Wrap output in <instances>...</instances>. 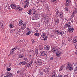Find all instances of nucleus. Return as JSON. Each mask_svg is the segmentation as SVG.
Segmentation results:
<instances>
[{
    "label": "nucleus",
    "mask_w": 77,
    "mask_h": 77,
    "mask_svg": "<svg viewBox=\"0 0 77 77\" xmlns=\"http://www.w3.org/2000/svg\"><path fill=\"white\" fill-rule=\"evenodd\" d=\"M51 51L54 53H56V56L59 57L61 54V52L58 51V49L55 47H53L51 49Z\"/></svg>",
    "instance_id": "f257e3e1"
},
{
    "label": "nucleus",
    "mask_w": 77,
    "mask_h": 77,
    "mask_svg": "<svg viewBox=\"0 0 77 77\" xmlns=\"http://www.w3.org/2000/svg\"><path fill=\"white\" fill-rule=\"evenodd\" d=\"M40 54L41 55V56H46L47 55V52L46 51H42V52H41L40 53Z\"/></svg>",
    "instance_id": "f03ea898"
},
{
    "label": "nucleus",
    "mask_w": 77,
    "mask_h": 77,
    "mask_svg": "<svg viewBox=\"0 0 77 77\" xmlns=\"http://www.w3.org/2000/svg\"><path fill=\"white\" fill-rule=\"evenodd\" d=\"M26 22H24V23L23 24V25H22L21 26V29L22 30H24V29H25V28H26Z\"/></svg>",
    "instance_id": "7ed1b4c3"
},
{
    "label": "nucleus",
    "mask_w": 77,
    "mask_h": 77,
    "mask_svg": "<svg viewBox=\"0 0 77 77\" xmlns=\"http://www.w3.org/2000/svg\"><path fill=\"white\" fill-rule=\"evenodd\" d=\"M57 75L56 74V71L54 70L52 72V75H51L49 77H56Z\"/></svg>",
    "instance_id": "20e7f679"
},
{
    "label": "nucleus",
    "mask_w": 77,
    "mask_h": 77,
    "mask_svg": "<svg viewBox=\"0 0 77 77\" xmlns=\"http://www.w3.org/2000/svg\"><path fill=\"white\" fill-rule=\"evenodd\" d=\"M72 66V65L71 64V63L68 62L67 63L66 69H69L70 67Z\"/></svg>",
    "instance_id": "39448f33"
},
{
    "label": "nucleus",
    "mask_w": 77,
    "mask_h": 77,
    "mask_svg": "<svg viewBox=\"0 0 77 77\" xmlns=\"http://www.w3.org/2000/svg\"><path fill=\"white\" fill-rule=\"evenodd\" d=\"M77 8H75L74 10V12H73V14H72L71 16L72 18H73L74 17V15L75 14L77 13Z\"/></svg>",
    "instance_id": "423d86ee"
},
{
    "label": "nucleus",
    "mask_w": 77,
    "mask_h": 77,
    "mask_svg": "<svg viewBox=\"0 0 77 77\" xmlns=\"http://www.w3.org/2000/svg\"><path fill=\"white\" fill-rule=\"evenodd\" d=\"M32 63H33V61L32 60L29 63L28 65H26L25 66V67L27 68L29 67V66H31L32 65Z\"/></svg>",
    "instance_id": "0eeeda50"
},
{
    "label": "nucleus",
    "mask_w": 77,
    "mask_h": 77,
    "mask_svg": "<svg viewBox=\"0 0 77 77\" xmlns=\"http://www.w3.org/2000/svg\"><path fill=\"white\" fill-rule=\"evenodd\" d=\"M70 25H71V23H68L65 24L64 26V28L65 29H66V28H68V27H70Z\"/></svg>",
    "instance_id": "6e6552de"
},
{
    "label": "nucleus",
    "mask_w": 77,
    "mask_h": 77,
    "mask_svg": "<svg viewBox=\"0 0 77 77\" xmlns=\"http://www.w3.org/2000/svg\"><path fill=\"white\" fill-rule=\"evenodd\" d=\"M68 30L69 33H72L74 31V29L70 27H68Z\"/></svg>",
    "instance_id": "1a4fd4ad"
},
{
    "label": "nucleus",
    "mask_w": 77,
    "mask_h": 77,
    "mask_svg": "<svg viewBox=\"0 0 77 77\" xmlns=\"http://www.w3.org/2000/svg\"><path fill=\"white\" fill-rule=\"evenodd\" d=\"M17 49V47H15L12 49H11V51L10 53V54H14V51H15V50H16V49Z\"/></svg>",
    "instance_id": "9d476101"
},
{
    "label": "nucleus",
    "mask_w": 77,
    "mask_h": 77,
    "mask_svg": "<svg viewBox=\"0 0 77 77\" xmlns=\"http://www.w3.org/2000/svg\"><path fill=\"white\" fill-rule=\"evenodd\" d=\"M60 18L61 19H62L63 18V13L62 12H60Z\"/></svg>",
    "instance_id": "9b49d317"
},
{
    "label": "nucleus",
    "mask_w": 77,
    "mask_h": 77,
    "mask_svg": "<svg viewBox=\"0 0 77 77\" xmlns=\"http://www.w3.org/2000/svg\"><path fill=\"white\" fill-rule=\"evenodd\" d=\"M11 7L12 9H15L16 8V6L14 4H12L11 5Z\"/></svg>",
    "instance_id": "f8f14e48"
},
{
    "label": "nucleus",
    "mask_w": 77,
    "mask_h": 77,
    "mask_svg": "<svg viewBox=\"0 0 77 77\" xmlns=\"http://www.w3.org/2000/svg\"><path fill=\"white\" fill-rule=\"evenodd\" d=\"M45 50H49L50 49V46L49 45L45 46Z\"/></svg>",
    "instance_id": "ddd939ff"
},
{
    "label": "nucleus",
    "mask_w": 77,
    "mask_h": 77,
    "mask_svg": "<svg viewBox=\"0 0 77 77\" xmlns=\"http://www.w3.org/2000/svg\"><path fill=\"white\" fill-rule=\"evenodd\" d=\"M35 52L36 56H37V55L38 54V48H36L35 49Z\"/></svg>",
    "instance_id": "4468645a"
},
{
    "label": "nucleus",
    "mask_w": 77,
    "mask_h": 77,
    "mask_svg": "<svg viewBox=\"0 0 77 77\" xmlns=\"http://www.w3.org/2000/svg\"><path fill=\"white\" fill-rule=\"evenodd\" d=\"M48 37H47V36H45V37H43V38H42V40H43V39H44V40H45V41H46V40L47 39V38Z\"/></svg>",
    "instance_id": "2eb2a0df"
},
{
    "label": "nucleus",
    "mask_w": 77,
    "mask_h": 77,
    "mask_svg": "<svg viewBox=\"0 0 77 77\" xmlns=\"http://www.w3.org/2000/svg\"><path fill=\"white\" fill-rule=\"evenodd\" d=\"M64 34V31H61V32H59V35H62Z\"/></svg>",
    "instance_id": "dca6fc26"
},
{
    "label": "nucleus",
    "mask_w": 77,
    "mask_h": 77,
    "mask_svg": "<svg viewBox=\"0 0 77 77\" xmlns=\"http://www.w3.org/2000/svg\"><path fill=\"white\" fill-rule=\"evenodd\" d=\"M44 21L45 23H48V19H47V18L46 17L45 18V19Z\"/></svg>",
    "instance_id": "f3484780"
},
{
    "label": "nucleus",
    "mask_w": 77,
    "mask_h": 77,
    "mask_svg": "<svg viewBox=\"0 0 77 77\" xmlns=\"http://www.w3.org/2000/svg\"><path fill=\"white\" fill-rule=\"evenodd\" d=\"M19 23L20 24L19 26H23V20H20L19 21Z\"/></svg>",
    "instance_id": "a211bd4d"
},
{
    "label": "nucleus",
    "mask_w": 77,
    "mask_h": 77,
    "mask_svg": "<svg viewBox=\"0 0 77 77\" xmlns=\"http://www.w3.org/2000/svg\"><path fill=\"white\" fill-rule=\"evenodd\" d=\"M37 62L38 65H42V62H41V60H39Z\"/></svg>",
    "instance_id": "6ab92c4d"
},
{
    "label": "nucleus",
    "mask_w": 77,
    "mask_h": 77,
    "mask_svg": "<svg viewBox=\"0 0 77 77\" xmlns=\"http://www.w3.org/2000/svg\"><path fill=\"white\" fill-rule=\"evenodd\" d=\"M17 8L18 11H20L21 9V8L19 6H17Z\"/></svg>",
    "instance_id": "aec40b11"
},
{
    "label": "nucleus",
    "mask_w": 77,
    "mask_h": 77,
    "mask_svg": "<svg viewBox=\"0 0 77 77\" xmlns=\"http://www.w3.org/2000/svg\"><path fill=\"white\" fill-rule=\"evenodd\" d=\"M28 14H29V15H31L32 14V10H30L29 11H28L27 12Z\"/></svg>",
    "instance_id": "412c9836"
},
{
    "label": "nucleus",
    "mask_w": 77,
    "mask_h": 77,
    "mask_svg": "<svg viewBox=\"0 0 77 77\" xmlns=\"http://www.w3.org/2000/svg\"><path fill=\"white\" fill-rule=\"evenodd\" d=\"M63 69V66H62L60 67L59 70V71H62Z\"/></svg>",
    "instance_id": "4be33fe9"
},
{
    "label": "nucleus",
    "mask_w": 77,
    "mask_h": 77,
    "mask_svg": "<svg viewBox=\"0 0 77 77\" xmlns=\"http://www.w3.org/2000/svg\"><path fill=\"white\" fill-rule=\"evenodd\" d=\"M46 36V33H43L42 35V38Z\"/></svg>",
    "instance_id": "5701e85b"
},
{
    "label": "nucleus",
    "mask_w": 77,
    "mask_h": 77,
    "mask_svg": "<svg viewBox=\"0 0 77 77\" xmlns=\"http://www.w3.org/2000/svg\"><path fill=\"white\" fill-rule=\"evenodd\" d=\"M64 77H71V74H68L67 75L65 76Z\"/></svg>",
    "instance_id": "b1692460"
},
{
    "label": "nucleus",
    "mask_w": 77,
    "mask_h": 77,
    "mask_svg": "<svg viewBox=\"0 0 77 77\" xmlns=\"http://www.w3.org/2000/svg\"><path fill=\"white\" fill-rule=\"evenodd\" d=\"M9 27L11 28H12V27H14V24H10Z\"/></svg>",
    "instance_id": "393cba45"
},
{
    "label": "nucleus",
    "mask_w": 77,
    "mask_h": 77,
    "mask_svg": "<svg viewBox=\"0 0 77 77\" xmlns=\"http://www.w3.org/2000/svg\"><path fill=\"white\" fill-rule=\"evenodd\" d=\"M19 56V57H20V58H22V57H23L24 55L23 54H22V55L20 54Z\"/></svg>",
    "instance_id": "a878e982"
},
{
    "label": "nucleus",
    "mask_w": 77,
    "mask_h": 77,
    "mask_svg": "<svg viewBox=\"0 0 77 77\" xmlns=\"http://www.w3.org/2000/svg\"><path fill=\"white\" fill-rule=\"evenodd\" d=\"M56 33H57V35H59V30H56L55 31Z\"/></svg>",
    "instance_id": "bb28decb"
},
{
    "label": "nucleus",
    "mask_w": 77,
    "mask_h": 77,
    "mask_svg": "<svg viewBox=\"0 0 77 77\" xmlns=\"http://www.w3.org/2000/svg\"><path fill=\"white\" fill-rule=\"evenodd\" d=\"M7 75L9 77H11L12 76V74L11 73H8Z\"/></svg>",
    "instance_id": "cd10ccee"
},
{
    "label": "nucleus",
    "mask_w": 77,
    "mask_h": 77,
    "mask_svg": "<svg viewBox=\"0 0 77 77\" xmlns=\"http://www.w3.org/2000/svg\"><path fill=\"white\" fill-rule=\"evenodd\" d=\"M55 23L57 24H58V23H59V19H57L55 20Z\"/></svg>",
    "instance_id": "c85d7f7f"
},
{
    "label": "nucleus",
    "mask_w": 77,
    "mask_h": 77,
    "mask_svg": "<svg viewBox=\"0 0 77 77\" xmlns=\"http://www.w3.org/2000/svg\"><path fill=\"white\" fill-rule=\"evenodd\" d=\"M76 40V39H73V42L74 43H76V42H77Z\"/></svg>",
    "instance_id": "c756f323"
},
{
    "label": "nucleus",
    "mask_w": 77,
    "mask_h": 77,
    "mask_svg": "<svg viewBox=\"0 0 77 77\" xmlns=\"http://www.w3.org/2000/svg\"><path fill=\"white\" fill-rule=\"evenodd\" d=\"M28 4H26L23 5L24 8H27L28 7Z\"/></svg>",
    "instance_id": "7c9ffc66"
},
{
    "label": "nucleus",
    "mask_w": 77,
    "mask_h": 77,
    "mask_svg": "<svg viewBox=\"0 0 77 77\" xmlns=\"http://www.w3.org/2000/svg\"><path fill=\"white\" fill-rule=\"evenodd\" d=\"M25 3H26L27 5H29V2H28V0H26L25 1Z\"/></svg>",
    "instance_id": "2f4dec72"
},
{
    "label": "nucleus",
    "mask_w": 77,
    "mask_h": 77,
    "mask_svg": "<svg viewBox=\"0 0 77 77\" xmlns=\"http://www.w3.org/2000/svg\"><path fill=\"white\" fill-rule=\"evenodd\" d=\"M68 8H65V11L66 12H68Z\"/></svg>",
    "instance_id": "473e14b6"
},
{
    "label": "nucleus",
    "mask_w": 77,
    "mask_h": 77,
    "mask_svg": "<svg viewBox=\"0 0 77 77\" xmlns=\"http://www.w3.org/2000/svg\"><path fill=\"white\" fill-rule=\"evenodd\" d=\"M31 32L30 31H29L28 32H27L26 34V35L27 36L30 35V34Z\"/></svg>",
    "instance_id": "72a5a7b5"
},
{
    "label": "nucleus",
    "mask_w": 77,
    "mask_h": 77,
    "mask_svg": "<svg viewBox=\"0 0 77 77\" xmlns=\"http://www.w3.org/2000/svg\"><path fill=\"white\" fill-rule=\"evenodd\" d=\"M34 35L35 36H38L39 35V33H35L34 34Z\"/></svg>",
    "instance_id": "f704fd0d"
},
{
    "label": "nucleus",
    "mask_w": 77,
    "mask_h": 77,
    "mask_svg": "<svg viewBox=\"0 0 77 77\" xmlns=\"http://www.w3.org/2000/svg\"><path fill=\"white\" fill-rule=\"evenodd\" d=\"M14 30H13V29H11L10 31V33H12V32H14Z\"/></svg>",
    "instance_id": "c9c22d12"
},
{
    "label": "nucleus",
    "mask_w": 77,
    "mask_h": 77,
    "mask_svg": "<svg viewBox=\"0 0 77 77\" xmlns=\"http://www.w3.org/2000/svg\"><path fill=\"white\" fill-rule=\"evenodd\" d=\"M59 14V12L57 11V14L56 15V17H59V14Z\"/></svg>",
    "instance_id": "e433bc0d"
},
{
    "label": "nucleus",
    "mask_w": 77,
    "mask_h": 77,
    "mask_svg": "<svg viewBox=\"0 0 77 77\" xmlns=\"http://www.w3.org/2000/svg\"><path fill=\"white\" fill-rule=\"evenodd\" d=\"M22 65H26L27 64V63L25 62V61H23L22 62Z\"/></svg>",
    "instance_id": "4c0bfd02"
},
{
    "label": "nucleus",
    "mask_w": 77,
    "mask_h": 77,
    "mask_svg": "<svg viewBox=\"0 0 77 77\" xmlns=\"http://www.w3.org/2000/svg\"><path fill=\"white\" fill-rule=\"evenodd\" d=\"M72 69H73V68H72V66L69 67V70H70V71H72Z\"/></svg>",
    "instance_id": "58836bf2"
},
{
    "label": "nucleus",
    "mask_w": 77,
    "mask_h": 77,
    "mask_svg": "<svg viewBox=\"0 0 77 77\" xmlns=\"http://www.w3.org/2000/svg\"><path fill=\"white\" fill-rule=\"evenodd\" d=\"M49 67L48 68H47V72H49L50 71V70L51 69L50 68H49Z\"/></svg>",
    "instance_id": "ea45409f"
},
{
    "label": "nucleus",
    "mask_w": 77,
    "mask_h": 77,
    "mask_svg": "<svg viewBox=\"0 0 77 77\" xmlns=\"http://www.w3.org/2000/svg\"><path fill=\"white\" fill-rule=\"evenodd\" d=\"M47 68L44 69L43 70V71H44V72H45H45H47Z\"/></svg>",
    "instance_id": "a19ab883"
},
{
    "label": "nucleus",
    "mask_w": 77,
    "mask_h": 77,
    "mask_svg": "<svg viewBox=\"0 0 77 77\" xmlns=\"http://www.w3.org/2000/svg\"><path fill=\"white\" fill-rule=\"evenodd\" d=\"M24 39H21L20 41V42H24Z\"/></svg>",
    "instance_id": "79ce46f5"
},
{
    "label": "nucleus",
    "mask_w": 77,
    "mask_h": 77,
    "mask_svg": "<svg viewBox=\"0 0 77 77\" xmlns=\"http://www.w3.org/2000/svg\"><path fill=\"white\" fill-rule=\"evenodd\" d=\"M29 53L30 54L31 53L32 54V53H33V50H32V49L31 50L29 51Z\"/></svg>",
    "instance_id": "37998d69"
},
{
    "label": "nucleus",
    "mask_w": 77,
    "mask_h": 77,
    "mask_svg": "<svg viewBox=\"0 0 77 77\" xmlns=\"http://www.w3.org/2000/svg\"><path fill=\"white\" fill-rule=\"evenodd\" d=\"M7 71H9L11 70L10 68H7Z\"/></svg>",
    "instance_id": "c03bdc74"
},
{
    "label": "nucleus",
    "mask_w": 77,
    "mask_h": 77,
    "mask_svg": "<svg viewBox=\"0 0 77 77\" xmlns=\"http://www.w3.org/2000/svg\"><path fill=\"white\" fill-rule=\"evenodd\" d=\"M23 51L24 50L23 49H20V53H22Z\"/></svg>",
    "instance_id": "a18cd8bd"
},
{
    "label": "nucleus",
    "mask_w": 77,
    "mask_h": 77,
    "mask_svg": "<svg viewBox=\"0 0 77 77\" xmlns=\"http://www.w3.org/2000/svg\"><path fill=\"white\" fill-rule=\"evenodd\" d=\"M38 14H36L35 15V18H37V17H38Z\"/></svg>",
    "instance_id": "49530a36"
},
{
    "label": "nucleus",
    "mask_w": 77,
    "mask_h": 77,
    "mask_svg": "<svg viewBox=\"0 0 77 77\" xmlns=\"http://www.w3.org/2000/svg\"><path fill=\"white\" fill-rule=\"evenodd\" d=\"M69 3H66V6H69Z\"/></svg>",
    "instance_id": "de8ad7c7"
},
{
    "label": "nucleus",
    "mask_w": 77,
    "mask_h": 77,
    "mask_svg": "<svg viewBox=\"0 0 77 77\" xmlns=\"http://www.w3.org/2000/svg\"><path fill=\"white\" fill-rule=\"evenodd\" d=\"M66 3H69V0H66Z\"/></svg>",
    "instance_id": "09e8293b"
},
{
    "label": "nucleus",
    "mask_w": 77,
    "mask_h": 77,
    "mask_svg": "<svg viewBox=\"0 0 77 77\" xmlns=\"http://www.w3.org/2000/svg\"><path fill=\"white\" fill-rule=\"evenodd\" d=\"M52 2H56L57 1V0H51Z\"/></svg>",
    "instance_id": "8fccbe9b"
},
{
    "label": "nucleus",
    "mask_w": 77,
    "mask_h": 77,
    "mask_svg": "<svg viewBox=\"0 0 77 77\" xmlns=\"http://www.w3.org/2000/svg\"><path fill=\"white\" fill-rule=\"evenodd\" d=\"M62 77V75H59L57 76V77Z\"/></svg>",
    "instance_id": "3c124183"
},
{
    "label": "nucleus",
    "mask_w": 77,
    "mask_h": 77,
    "mask_svg": "<svg viewBox=\"0 0 77 77\" xmlns=\"http://www.w3.org/2000/svg\"><path fill=\"white\" fill-rule=\"evenodd\" d=\"M19 33H20V31H17L16 32L17 34H19Z\"/></svg>",
    "instance_id": "603ef678"
},
{
    "label": "nucleus",
    "mask_w": 77,
    "mask_h": 77,
    "mask_svg": "<svg viewBox=\"0 0 77 77\" xmlns=\"http://www.w3.org/2000/svg\"><path fill=\"white\" fill-rule=\"evenodd\" d=\"M24 60H26V61H27V58H24Z\"/></svg>",
    "instance_id": "864d4df0"
},
{
    "label": "nucleus",
    "mask_w": 77,
    "mask_h": 77,
    "mask_svg": "<svg viewBox=\"0 0 77 77\" xmlns=\"http://www.w3.org/2000/svg\"><path fill=\"white\" fill-rule=\"evenodd\" d=\"M20 73V70H18L17 71V74H19Z\"/></svg>",
    "instance_id": "5fc2aeb1"
},
{
    "label": "nucleus",
    "mask_w": 77,
    "mask_h": 77,
    "mask_svg": "<svg viewBox=\"0 0 77 77\" xmlns=\"http://www.w3.org/2000/svg\"><path fill=\"white\" fill-rule=\"evenodd\" d=\"M51 60H53V57L51 58Z\"/></svg>",
    "instance_id": "6e6d98bb"
},
{
    "label": "nucleus",
    "mask_w": 77,
    "mask_h": 77,
    "mask_svg": "<svg viewBox=\"0 0 77 77\" xmlns=\"http://www.w3.org/2000/svg\"><path fill=\"white\" fill-rule=\"evenodd\" d=\"M40 74L41 75H42V74H43V73L42 72H41Z\"/></svg>",
    "instance_id": "4d7b16f0"
},
{
    "label": "nucleus",
    "mask_w": 77,
    "mask_h": 77,
    "mask_svg": "<svg viewBox=\"0 0 77 77\" xmlns=\"http://www.w3.org/2000/svg\"><path fill=\"white\" fill-rule=\"evenodd\" d=\"M20 65H23V63L22 62H20L19 63Z\"/></svg>",
    "instance_id": "13d9d810"
},
{
    "label": "nucleus",
    "mask_w": 77,
    "mask_h": 77,
    "mask_svg": "<svg viewBox=\"0 0 77 77\" xmlns=\"http://www.w3.org/2000/svg\"><path fill=\"white\" fill-rule=\"evenodd\" d=\"M75 48H77V44H76L75 46Z\"/></svg>",
    "instance_id": "bf43d9fd"
},
{
    "label": "nucleus",
    "mask_w": 77,
    "mask_h": 77,
    "mask_svg": "<svg viewBox=\"0 0 77 77\" xmlns=\"http://www.w3.org/2000/svg\"><path fill=\"white\" fill-rule=\"evenodd\" d=\"M64 20H65V21H66L67 20V19H66V18H65L64 19Z\"/></svg>",
    "instance_id": "052dcab7"
},
{
    "label": "nucleus",
    "mask_w": 77,
    "mask_h": 77,
    "mask_svg": "<svg viewBox=\"0 0 77 77\" xmlns=\"http://www.w3.org/2000/svg\"><path fill=\"white\" fill-rule=\"evenodd\" d=\"M18 31L20 32V31H21V29H18Z\"/></svg>",
    "instance_id": "680f3d73"
},
{
    "label": "nucleus",
    "mask_w": 77,
    "mask_h": 77,
    "mask_svg": "<svg viewBox=\"0 0 77 77\" xmlns=\"http://www.w3.org/2000/svg\"><path fill=\"white\" fill-rule=\"evenodd\" d=\"M35 42V41H34V40H33V41H32V43H34Z\"/></svg>",
    "instance_id": "e2e57ef3"
},
{
    "label": "nucleus",
    "mask_w": 77,
    "mask_h": 77,
    "mask_svg": "<svg viewBox=\"0 0 77 77\" xmlns=\"http://www.w3.org/2000/svg\"><path fill=\"white\" fill-rule=\"evenodd\" d=\"M35 12H36V11H34L33 12V14H35Z\"/></svg>",
    "instance_id": "0e129e2a"
},
{
    "label": "nucleus",
    "mask_w": 77,
    "mask_h": 77,
    "mask_svg": "<svg viewBox=\"0 0 77 77\" xmlns=\"http://www.w3.org/2000/svg\"><path fill=\"white\" fill-rule=\"evenodd\" d=\"M75 54H77V51L75 52Z\"/></svg>",
    "instance_id": "69168bd1"
},
{
    "label": "nucleus",
    "mask_w": 77,
    "mask_h": 77,
    "mask_svg": "<svg viewBox=\"0 0 77 77\" xmlns=\"http://www.w3.org/2000/svg\"><path fill=\"white\" fill-rule=\"evenodd\" d=\"M38 27H40V24H38Z\"/></svg>",
    "instance_id": "338daca9"
},
{
    "label": "nucleus",
    "mask_w": 77,
    "mask_h": 77,
    "mask_svg": "<svg viewBox=\"0 0 77 77\" xmlns=\"http://www.w3.org/2000/svg\"><path fill=\"white\" fill-rule=\"evenodd\" d=\"M27 30H30V29H29L28 28H27Z\"/></svg>",
    "instance_id": "774afa93"
}]
</instances>
